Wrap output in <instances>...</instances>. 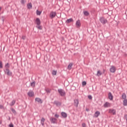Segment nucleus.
Returning <instances> with one entry per match:
<instances>
[{"label":"nucleus","instance_id":"a18cd8bd","mask_svg":"<svg viewBox=\"0 0 127 127\" xmlns=\"http://www.w3.org/2000/svg\"><path fill=\"white\" fill-rule=\"evenodd\" d=\"M0 125H1V122L0 121Z\"/></svg>","mask_w":127,"mask_h":127},{"label":"nucleus","instance_id":"f3484780","mask_svg":"<svg viewBox=\"0 0 127 127\" xmlns=\"http://www.w3.org/2000/svg\"><path fill=\"white\" fill-rule=\"evenodd\" d=\"M27 7L28 9H31L32 8V4L31 3H29L27 5Z\"/></svg>","mask_w":127,"mask_h":127},{"label":"nucleus","instance_id":"a878e982","mask_svg":"<svg viewBox=\"0 0 127 127\" xmlns=\"http://www.w3.org/2000/svg\"><path fill=\"white\" fill-rule=\"evenodd\" d=\"M122 97V99H124V100H127V95H126V94H123Z\"/></svg>","mask_w":127,"mask_h":127},{"label":"nucleus","instance_id":"ddd939ff","mask_svg":"<svg viewBox=\"0 0 127 127\" xmlns=\"http://www.w3.org/2000/svg\"><path fill=\"white\" fill-rule=\"evenodd\" d=\"M28 96H29V97H33L34 96V92L32 91H30L28 93Z\"/></svg>","mask_w":127,"mask_h":127},{"label":"nucleus","instance_id":"412c9836","mask_svg":"<svg viewBox=\"0 0 127 127\" xmlns=\"http://www.w3.org/2000/svg\"><path fill=\"white\" fill-rule=\"evenodd\" d=\"M72 66H73V64H69L67 66L68 70H71V69H72Z\"/></svg>","mask_w":127,"mask_h":127},{"label":"nucleus","instance_id":"2f4dec72","mask_svg":"<svg viewBox=\"0 0 127 127\" xmlns=\"http://www.w3.org/2000/svg\"><path fill=\"white\" fill-rule=\"evenodd\" d=\"M20 2H21V4L24 5V4L25 3V0H21Z\"/></svg>","mask_w":127,"mask_h":127},{"label":"nucleus","instance_id":"37998d69","mask_svg":"<svg viewBox=\"0 0 127 127\" xmlns=\"http://www.w3.org/2000/svg\"><path fill=\"white\" fill-rule=\"evenodd\" d=\"M125 118L126 121H127V115H125Z\"/></svg>","mask_w":127,"mask_h":127},{"label":"nucleus","instance_id":"c85d7f7f","mask_svg":"<svg viewBox=\"0 0 127 127\" xmlns=\"http://www.w3.org/2000/svg\"><path fill=\"white\" fill-rule=\"evenodd\" d=\"M46 92L48 94H49V93H51V89H46Z\"/></svg>","mask_w":127,"mask_h":127},{"label":"nucleus","instance_id":"c756f323","mask_svg":"<svg viewBox=\"0 0 127 127\" xmlns=\"http://www.w3.org/2000/svg\"><path fill=\"white\" fill-rule=\"evenodd\" d=\"M36 28H38V29H40V30H41L42 29V27L40 25L36 26Z\"/></svg>","mask_w":127,"mask_h":127},{"label":"nucleus","instance_id":"7ed1b4c3","mask_svg":"<svg viewBox=\"0 0 127 127\" xmlns=\"http://www.w3.org/2000/svg\"><path fill=\"white\" fill-rule=\"evenodd\" d=\"M4 71L5 74L8 76H11V75H12V72L9 70V69H5Z\"/></svg>","mask_w":127,"mask_h":127},{"label":"nucleus","instance_id":"dca6fc26","mask_svg":"<svg viewBox=\"0 0 127 127\" xmlns=\"http://www.w3.org/2000/svg\"><path fill=\"white\" fill-rule=\"evenodd\" d=\"M61 115L62 117H64V119H66V118H67V113H65V112H62L61 113Z\"/></svg>","mask_w":127,"mask_h":127},{"label":"nucleus","instance_id":"e433bc0d","mask_svg":"<svg viewBox=\"0 0 127 127\" xmlns=\"http://www.w3.org/2000/svg\"><path fill=\"white\" fill-rule=\"evenodd\" d=\"M0 68H2V63L0 61Z\"/></svg>","mask_w":127,"mask_h":127},{"label":"nucleus","instance_id":"0eeeda50","mask_svg":"<svg viewBox=\"0 0 127 127\" xmlns=\"http://www.w3.org/2000/svg\"><path fill=\"white\" fill-rule=\"evenodd\" d=\"M35 101V102L39 103V104H42L43 103V101L42 100V99L39 98H36Z\"/></svg>","mask_w":127,"mask_h":127},{"label":"nucleus","instance_id":"b1692460","mask_svg":"<svg viewBox=\"0 0 127 127\" xmlns=\"http://www.w3.org/2000/svg\"><path fill=\"white\" fill-rule=\"evenodd\" d=\"M35 84H36V82L35 81H33L30 83L31 87H34L35 86Z\"/></svg>","mask_w":127,"mask_h":127},{"label":"nucleus","instance_id":"1a4fd4ad","mask_svg":"<svg viewBox=\"0 0 127 127\" xmlns=\"http://www.w3.org/2000/svg\"><path fill=\"white\" fill-rule=\"evenodd\" d=\"M36 23L37 25H40V24H41V21H40V19H39V18H36Z\"/></svg>","mask_w":127,"mask_h":127},{"label":"nucleus","instance_id":"20e7f679","mask_svg":"<svg viewBox=\"0 0 127 127\" xmlns=\"http://www.w3.org/2000/svg\"><path fill=\"white\" fill-rule=\"evenodd\" d=\"M57 13L56 11H51L50 14L51 18H54L56 16Z\"/></svg>","mask_w":127,"mask_h":127},{"label":"nucleus","instance_id":"a211bd4d","mask_svg":"<svg viewBox=\"0 0 127 127\" xmlns=\"http://www.w3.org/2000/svg\"><path fill=\"white\" fill-rule=\"evenodd\" d=\"M83 14L85 16H89V15H90V13L88 11H84Z\"/></svg>","mask_w":127,"mask_h":127},{"label":"nucleus","instance_id":"4c0bfd02","mask_svg":"<svg viewBox=\"0 0 127 127\" xmlns=\"http://www.w3.org/2000/svg\"><path fill=\"white\" fill-rule=\"evenodd\" d=\"M55 118H59V115L58 114H56L55 115Z\"/></svg>","mask_w":127,"mask_h":127},{"label":"nucleus","instance_id":"4468645a","mask_svg":"<svg viewBox=\"0 0 127 127\" xmlns=\"http://www.w3.org/2000/svg\"><path fill=\"white\" fill-rule=\"evenodd\" d=\"M76 26L77 28L80 27L81 26V23L80 22V20H78L76 22Z\"/></svg>","mask_w":127,"mask_h":127},{"label":"nucleus","instance_id":"6e6552de","mask_svg":"<svg viewBox=\"0 0 127 127\" xmlns=\"http://www.w3.org/2000/svg\"><path fill=\"white\" fill-rule=\"evenodd\" d=\"M100 115V113L99 111H96L93 115L94 118H98Z\"/></svg>","mask_w":127,"mask_h":127},{"label":"nucleus","instance_id":"aec40b11","mask_svg":"<svg viewBox=\"0 0 127 127\" xmlns=\"http://www.w3.org/2000/svg\"><path fill=\"white\" fill-rule=\"evenodd\" d=\"M9 67H10V65L9 64L6 63L5 64V65H4L5 69H8Z\"/></svg>","mask_w":127,"mask_h":127},{"label":"nucleus","instance_id":"7c9ffc66","mask_svg":"<svg viewBox=\"0 0 127 127\" xmlns=\"http://www.w3.org/2000/svg\"><path fill=\"white\" fill-rule=\"evenodd\" d=\"M57 74V70H53L52 71V74L53 75H56Z\"/></svg>","mask_w":127,"mask_h":127},{"label":"nucleus","instance_id":"a19ab883","mask_svg":"<svg viewBox=\"0 0 127 127\" xmlns=\"http://www.w3.org/2000/svg\"><path fill=\"white\" fill-rule=\"evenodd\" d=\"M0 109H3V106L0 105Z\"/></svg>","mask_w":127,"mask_h":127},{"label":"nucleus","instance_id":"72a5a7b5","mask_svg":"<svg viewBox=\"0 0 127 127\" xmlns=\"http://www.w3.org/2000/svg\"><path fill=\"white\" fill-rule=\"evenodd\" d=\"M11 111H12V112L13 114H16V111H15V110L12 108V109H11Z\"/></svg>","mask_w":127,"mask_h":127},{"label":"nucleus","instance_id":"2eb2a0df","mask_svg":"<svg viewBox=\"0 0 127 127\" xmlns=\"http://www.w3.org/2000/svg\"><path fill=\"white\" fill-rule=\"evenodd\" d=\"M109 112L110 114H113V115H116V110L115 109H110Z\"/></svg>","mask_w":127,"mask_h":127},{"label":"nucleus","instance_id":"c03bdc74","mask_svg":"<svg viewBox=\"0 0 127 127\" xmlns=\"http://www.w3.org/2000/svg\"><path fill=\"white\" fill-rule=\"evenodd\" d=\"M1 10V7H0V11Z\"/></svg>","mask_w":127,"mask_h":127},{"label":"nucleus","instance_id":"5701e85b","mask_svg":"<svg viewBox=\"0 0 127 127\" xmlns=\"http://www.w3.org/2000/svg\"><path fill=\"white\" fill-rule=\"evenodd\" d=\"M44 122H45V119L44 118H42L41 120V124L42 126L43 127L44 126Z\"/></svg>","mask_w":127,"mask_h":127},{"label":"nucleus","instance_id":"58836bf2","mask_svg":"<svg viewBox=\"0 0 127 127\" xmlns=\"http://www.w3.org/2000/svg\"><path fill=\"white\" fill-rule=\"evenodd\" d=\"M25 38H26L25 36H22V39H23V40H24V39H25Z\"/></svg>","mask_w":127,"mask_h":127},{"label":"nucleus","instance_id":"f03ea898","mask_svg":"<svg viewBox=\"0 0 127 127\" xmlns=\"http://www.w3.org/2000/svg\"><path fill=\"white\" fill-rule=\"evenodd\" d=\"M99 21H100L101 23L103 24V25L108 22V20L105 18H104V17H100L99 18Z\"/></svg>","mask_w":127,"mask_h":127},{"label":"nucleus","instance_id":"6ab92c4d","mask_svg":"<svg viewBox=\"0 0 127 127\" xmlns=\"http://www.w3.org/2000/svg\"><path fill=\"white\" fill-rule=\"evenodd\" d=\"M78 105H79V100L77 99L74 100V105L75 107H78Z\"/></svg>","mask_w":127,"mask_h":127},{"label":"nucleus","instance_id":"4be33fe9","mask_svg":"<svg viewBox=\"0 0 127 127\" xmlns=\"http://www.w3.org/2000/svg\"><path fill=\"white\" fill-rule=\"evenodd\" d=\"M73 21L72 18H69L68 19H67L65 21L66 23H70V22H72Z\"/></svg>","mask_w":127,"mask_h":127},{"label":"nucleus","instance_id":"cd10ccee","mask_svg":"<svg viewBox=\"0 0 127 127\" xmlns=\"http://www.w3.org/2000/svg\"><path fill=\"white\" fill-rule=\"evenodd\" d=\"M15 104V100H13L11 103L9 104V105L12 106H13Z\"/></svg>","mask_w":127,"mask_h":127},{"label":"nucleus","instance_id":"9d476101","mask_svg":"<svg viewBox=\"0 0 127 127\" xmlns=\"http://www.w3.org/2000/svg\"><path fill=\"white\" fill-rule=\"evenodd\" d=\"M54 104H55V105L57 106V107H59L61 106V102L57 101H55L54 102Z\"/></svg>","mask_w":127,"mask_h":127},{"label":"nucleus","instance_id":"bb28decb","mask_svg":"<svg viewBox=\"0 0 127 127\" xmlns=\"http://www.w3.org/2000/svg\"><path fill=\"white\" fill-rule=\"evenodd\" d=\"M123 105L124 106H127V99H124L123 101Z\"/></svg>","mask_w":127,"mask_h":127},{"label":"nucleus","instance_id":"49530a36","mask_svg":"<svg viewBox=\"0 0 127 127\" xmlns=\"http://www.w3.org/2000/svg\"><path fill=\"white\" fill-rule=\"evenodd\" d=\"M113 1H115V0H113Z\"/></svg>","mask_w":127,"mask_h":127},{"label":"nucleus","instance_id":"9b49d317","mask_svg":"<svg viewBox=\"0 0 127 127\" xmlns=\"http://www.w3.org/2000/svg\"><path fill=\"white\" fill-rule=\"evenodd\" d=\"M108 97L109 100H110V101H113V99L114 98V96H113V95L112 94V93L109 92L108 94Z\"/></svg>","mask_w":127,"mask_h":127},{"label":"nucleus","instance_id":"ea45409f","mask_svg":"<svg viewBox=\"0 0 127 127\" xmlns=\"http://www.w3.org/2000/svg\"><path fill=\"white\" fill-rule=\"evenodd\" d=\"M82 126L83 127H86V124L83 123Z\"/></svg>","mask_w":127,"mask_h":127},{"label":"nucleus","instance_id":"c9c22d12","mask_svg":"<svg viewBox=\"0 0 127 127\" xmlns=\"http://www.w3.org/2000/svg\"><path fill=\"white\" fill-rule=\"evenodd\" d=\"M88 99H89V100H92V99L93 98L91 95H88Z\"/></svg>","mask_w":127,"mask_h":127},{"label":"nucleus","instance_id":"39448f33","mask_svg":"<svg viewBox=\"0 0 127 127\" xmlns=\"http://www.w3.org/2000/svg\"><path fill=\"white\" fill-rule=\"evenodd\" d=\"M50 121L52 124H57V119L54 118H51Z\"/></svg>","mask_w":127,"mask_h":127},{"label":"nucleus","instance_id":"473e14b6","mask_svg":"<svg viewBox=\"0 0 127 127\" xmlns=\"http://www.w3.org/2000/svg\"><path fill=\"white\" fill-rule=\"evenodd\" d=\"M41 14V12L40 11H38V10H37V15H40Z\"/></svg>","mask_w":127,"mask_h":127},{"label":"nucleus","instance_id":"f8f14e48","mask_svg":"<svg viewBox=\"0 0 127 127\" xmlns=\"http://www.w3.org/2000/svg\"><path fill=\"white\" fill-rule=\"evenodd\" d=\"M104 108H110V107H111V103H110L109 102H106L104 104Z\"/></svg>","mask_w":127,"mask_h":127},{"label":"nucleus","instance_id":"f257e3e1","mask_svg":"<svg viewBox=\"0 0 127 127\" xmlns=\"http://www.w3.org/2000/svg\"><path fill=\"white\" fill-rule=\"evenodd\" d=\"M58 91L61 97H65L66 96V92L63 89L60 88L58 90Z\"/></svg>","mask_w":127,"mask_h":127},{"label":"nucleus","instance_id":"f704fd0d","mask_svg":"<svg viewBox=\"0 0 127 127\" xmlns=\"http://www.w3.org/2000/svg\"><path fill=\"white\" fill-rule=\"evenodd\" d=\"M86 85H87V82H86V81H83L82 86H86Z\"/></svg>","mask_w":127,"mask_h":127},{"label":"nucleus","instance_id":"423d86ee","mask_svg":"<svg viewBox=\"0 0 127 127\" xmlns=\"http://www.w3.org/2000/svg\"><path fill=\"white\" fill-rule=\"evenodd\" d=\"M117 70V68L113 65L111 66V67L110 69V71L111 73H115Z\"/></svg>","mask_w":127,"mask_h":127},{"label":"nucleus","instance_id":"393cba45","mask_svg":"<svg viewBox=\"0 0 127 127\" xmlns=\"http://www.w3.org/2000/svg\"><path fill=\"white\" fill-rule=\"evenodd\" d=\"M102 75V72H101V70H98L97 73V76L100 77Z\"/></svg>","mask_w":127,"mask_h":127},{"label":"nucleus","instance_id":"79ce46f5","mask_svg":"<svg viewBox=\"0 0 127 127\" xmlns=\"http://www.w3.org/2000/svg\"><path fill=\"white\" fill-rule=\"evenodd\" d=\"M9 127H13V125H12V124H10V125H9Z\"/></svg>","mask_w":127,"mask_h":127}]
</instances>
